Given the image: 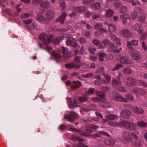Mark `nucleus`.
<instances>
[{"instance_id": "f257e3e1", "label": "nucleus", "mask_w": 147, "mask_h": 147, "mask_svg": "<svg viewBox=\"0 0 147 147\" xmlns=\"http://www.w3.org/2000/svg\"><path fill=\"white\" fill-rule=\"evenodd\" d=\"M137 140L138 137L136 133L129 131H124L122 134V137L120 138V140L125 144L129 145L133 138Z\"/></svg>"}, {"instance_id": "f03ea898", "label": "nucleus", "mask_w": 147, "mask_h": 147, "mask_svg": "<svg viewBox=\"0 0 147 147\" xmlns=\"http://www.w3.org/2000/svg\"><path fill=\"white\" fill-rule=\"evenodd\" d=\"M97 97L94 98L92 100L94 102H102L101 106L102 107L107 108L111 106V104L107 102H105V94L104 92L102 91L96 92Z\"/></svg>"}, {"instance_id": "7ed1b4c3", "label": "nucleus", "mask_w": 147, "mask_h": 147, "mask_svg": "<svg viewBox=\"0 0 147 147\" xmlns=\"http://www.w3.org/2000/svg\"><path fill=\"white\" fill-rule=\"evenodd\" d=\"M108 123L110 125L113 126H123L125 128L130 130H135L136 128V125L134 123L124 121L119 122L112 121L108 122Z\"/></svg>"}, {"instance_id": "20e7f679", "label": "nucleus", "mask_w": 147, "mask_h": 147, "mask_svg": "<svg viewBox=\"0 0 147 147\" xmlns=\"http://www.w3.org/2000/svg\"><path fill=\"white\" fill-rule=\"evenodd\" d=\"M126 83L127 86H129L133 85H141L143 87L147 88V83L141 80H138L137 81L136 79L131 77H128L127 78Z\"/></svg>"}, {"instance_id": "39448f33", "label": "nucleus", "mask_w": 147, "mask_h": 147, "mask_svg": "<svg viewBox=\"0 0 147 147\" xmlns=\"http://www.w3.org/2000/svg\"><path fill=\"white\" fill-rule=\"evenodd\" d=\"M73 9L74 11L78 13H82L84 12V15L87 17L90 16L93 13L92 12L88 11L86 7L85 6L75 7H74Z\"/></svg>"}, {"instance_id": "423d86ee", "label": "nucleus", "mask_w": 147, "mask_h": 147, "mask_svg": "<svg viewBox=\"0 0 147 147\" xmlns=\"http://www.w3.org/2000/svg\"><path fill=\"white\" fill-rule=\"evenodd\" d=\"M109 96L112 99L117 101L123 102H128L127 100H126L125 98L118 95L117 93L115 92H113L112 94H110Z\"/></svg>"}, {"instance_id": "0eeeda50", "label": "nucleus", "mask_w": 147, "mask_h": 147, "mask_svg": "<svg viewBox=\"0 0 147 147\" xmlns=\"http://www.w3.org/2000/svg\"><path fill=\"white\" fill-rule=\"evenodd\" d=\"M65 119H67L68 121L72 122L78 118L77 114L75 112L71 111L68 115H65Z\"/></svg>"}, {"instance_id": "6e6552de", "label": "nucleus", "mask_w": 147, "mask_h": 147, "mask_svg": "<svg viewBox=\"0 0 147 147\" xmlns=\"http://www.w3.org/2000/svg\"><path fill=\"white\" fill-rule=\"evenodd\" d=\"M39 38L45 44H48L51 42L52 36L51 35L47 36L45 33H42L39 36Z\"/></svg>"}, {"instance_id": "1a4fd4ad", "label": "nucleus", "mask_w": 147, "mask_h": 147, "mask_svg": "<svg viewBox=\"0 0 147 147\" xmlns=\"http://www.w3.org/2000/svg\"><path fill=\"white\" fill-rule=\"evenodd\" d=\"M65 84L70 86L72 89H75L80 86L81 83L78 81H73V83L69 81H67L65 82Z\"/></svg>"}, {"instance_id": "9d476101", "label": "nucleus", "mask_w": 147, "mask_h": 147, "mask_svg": "<svg viewBox=\"0 0 147 147\" xmlns=\"http://www.w3.org/2000/svg\"><path fill=\"white\" fill-rule=\"evenodd\" d=\"M142 11V9L140 7L136 8L134 10L131 14V18L133 20L137 18L138 14L141 13Z\"/></svg>"}, {"instance_id": "9b49d317", "label": "nucleus", "mask_w": 147, "mask_h": 147, "mask_svg": "<svg viewBox=\"0 0 147 147\" xmlns=\"http://www.w3.org/2000/svg\"><path fill=\"white\" fill-rule=\"evenodd\" d=\"M72 139L74 141H78L79 142L78 147H88V146L84 144H81V143L84 142V140L77 136H73L72 137Z\"/></svg>"}, {"instance_id": "f8f14e48", "label": "nucleus", "mask_w": 147, "mask_h": 147, "mask_svg": "<svg viewBox=\"0 0 147 147\" xmlns=\"http://www.w3.org/2000/svg\"><path fill=\"white\" fill-rule=\"evenodd\" d=\"M45 16L47 19L48 20H51L53 19L55 17V12L52 10H48L46 12Z\"/></svg>"}, {"instance_id": "ddd939ff", "label": "nucleus", "mask_w": 147, "mask_h": 147, "mask_svg": "<svg viewBox=\"0 0 147 147\" xmlns=\"http://www.w3.org/2000/svg\"><path fill=\"white\" fill-rule=\"evenodd\" d=\"M106 118L104 119L102 121V122L105 123L109 120H113L117 121L118 120V116L116 115L113 114H110L105 116Z\"/></svg>"}, {"instance_id": "4468645a", "label": "nucleus", "mask_w": 147, "mask_h": 147, "mask_svg": "<svg viewBox=\"0 0 147 147\" xmlns=\"http://www.w3.org/2000/svg\"><path fill=\"white\" fill-rule=\"evenodd\" d=\"M109 47L111 51L114 53H118L122 50V49L121 48H120L118 49H118L117 46L112 44L111 42V43L109 45Z\"/></svg>"}, {"instance_id": "2eb2a0df", "label": "nucleus", "mask_w": 147, "mask_h": 147, "mask_svg": "<svg viewBox=\"0 0 147 147\" xmlns=\"http://www.w3.org/2000/svg\"><path fill=\"white\" fill-rule=\"evenodd\" d=\"M131 57L134 60L139 61L141 57L140 53L136 50H134L132 52Z\"/></svg>"}, {"instance_id": "dca6fc26", "label": "nucleus", "mask_w": 147, "mask_h": 147, "mask_svg": "<svg viewBox=\"0 0 147 147\" xmlns=\"http://www.w3.org/2000/svg\"><path fill=\"white\" fill-rule=\"evenodd\" d=\"M66 43L67 45H71L74 48H76L78 45V44L76 42L75 39L71 37L68 38Z\"/></svg>"}, {"instance_id": "f3484780", "label": "nucleus", "mask_w": 147, "mask_h": 147, "mask_svg": "<svg viewBox=\"0 0 147 147\" xmlns=\"http://www.w3.org/2000/svg\"><path fill=\"white\" fill-rule=\"evenodd\" d=\"M120 35L124 37L130 38L132 36V35L130 31L127 30H123L120 32Z\"/></svg>"}, {"instance_id": "a211bd4d", "label": "nucleus", "mask_w": 147, "mask_h": 147, "mask_svg": "<svg viewBox=\"0 0 147 147\" xmlns=\"http://www.w3.org/2000/svg\"><path fill=\"white\" fill-rule=\"evenodd\" d=\"M116 142L115 139L111 138L106 139L104 141V143L105 145L112 147L115 145Z\"/></svg>"}, {"instance_id": "6ab92c4d", "label": "nucleus", "mask_w": 147, "mask_h": 147, "mask_svg": "<svg viewBox=\"0 0 147 147\" xmlns=\"http://www.w3.org/2000/svg\"><path fill=\"white\" fill-rule=\"evenodd\" d=\"M121 115L123 118H127L131 116V112L128 110H123L121 111Z\"/></svg>"}, {"instance_id": "aec40b11", "label": "nucleus", "mask_w": 147, "mask_h": 147, "mask_svg": "<svg viewBox=\"0 0 147 147\" xmlns=\"http://www.w3.org/2000/svg\"><path fill=\"white\" fill-rule=\"evenodd\" d=\"M142 26L140 24L136 23L132 26V30L134 31H137L140 34H141L142 32V30H140L142 28Z\"/></svg>"}, {"instance_id": "412c9836", "label": "nucleus", "mask_w": 147, "mask_h": 147, "mask_svg": "<svg viewBox=\"0 0 147 147\" xmlns=\"http://www.w3.org/2000/svg\"><path fill=\"white\" fill-rule=\"evenodd\" d=\"M111 43V42L109 40L107 39H105L102 42L99 43V48L100 49L103 48L106 46H109Z\"/></svg>"}, {"instance_id": "4be33fe9", "label": "nucleus", "mask_w": 147, "mask_h": 147, "mask_svg": "<svg viewBox=\"0 0 147 147\" xmlns=\"http://www.w3.org/2000/svg\"><path fill=\"white\" fill-rule=\"evenodd\" d=\"M68 130L73 131H76L79 134L83 136L88 137L90 136L89 134H88L80 130L76 129L71 127L69 128Z\"/></svg>"}, {"instance_id": "5701e85b", "label": "nucleus", "mask_w": 147, "mask_h": 147, "mask_svg": "<svg viewBox=\"0 0 147 147\" xmlns=\"http://www.w3.org/2000/svg\"><path fill=\"white\" fill-rule=\"evenodd\" d=\"M50 5V2L47 1H42L40 4V7L46 9H47L49 8Z\"/></svg>"}, {"instance_id": "b1692460", "label": "nucleus", "mask_w": 147, "mask_h": 147, "mask_svg": "<svg viewBox=\"0 0 147 147\" xmlns=\"http://www.w3.org/2000/svg\"><path fill=\"white\" fill-rule=\"evenodd\" d=\"M111 83L113 86L117 89H118V87L121 85V81L117 80L116 79L113 80Z\"/></svg>"}, {"instance_id": "393cba45", "label": "nucleus", "mask_w": 147, "mask_h": 147, "mask_svg": "<svg viewBox=\"0 0 147 147\" xmlns=\"http://www.w3.org/2000/svg\"><path fill=\"white\" fill-rule=\"evenodd\" d=\"M104 24L108 26L109 31L111 32H113L116 30V28L114 25L111 24H109L108 22H105Z\"/></svg>"}, {"instance_id": "a878e982", "label": "nucleus", "mask_w": 147, "mask_h": 147, "mask_svg": "<svg viewBox=\"0 0 147 147\" xmlns=\"http://www.w3.org/2000/svg\"><path fill=\"white\" fill-rule=\"evenodd\" d=\"M98 127L97 125H88L85 129L88 133H92V132L93 129H96Z\"/></svg>"}, {"instance_id": "bb28decb", "label": "nucleus", "mask_w": 147, "mask_h": 147, "mask_svg": "<svg viewBox=\"0 0 147 147\" xmlns=\"http://www.w3.org/2000/svg\"><path fill=\"white\" fill-rule=\"evenodd\" d=\"M120 62L122 64H130L131 61L126 57H121L120 59Z\"/></svg>"}, {"instance_id": "cd10ccee", "label": "nucleus", "mask_w": 147, "mask_h": 147, "mask_svg": "<svg viewBox=\"0 0 147 147\" xmlns=\"http://www.w3.org/2000/svg\"><path fill=\"white\" fill-rule=\"evenodd\" d=\"M67 100L69 103V105L70 107H73L76 106L77 102L76 100L75 99L73 100L71 98H69Z\"/></svg>"}, {"instance_id": "c85d7f7f", "label": "nucleus", "mask_w": 147, "mask_h": 147, "mask_svg": "<svg viewBox=\"0 0 147 147\" xmlns=\"http://www.w3.org/2000/svg\"><path fill=\"white\" fill-rule=\"evenodd\" d=\"M111 38L112 41L116 42L118 45H121L120 39L116 36L115 35H112L111 36Z\"/></svg>"}, {"instance_id": "c756f323", "label": "nucleus", "mask_w": 147, "mask_h": 147, "mask_svg": "<svg viewBox=\"0 0 147 147\" xmlns=\"http://www.w3.org/2000/svg\"><path fill=\"white\" fill-rule=\"evenodd\" d=\"M120 18L122 20L123 23L125 24L127 23V20L129 18V16L127 14H124L121 16Z\"/></svg>"}, {"instance_id": "7c9ffc66", "label": "nucleus", "mask_w": 147, "mask_h": 147, "mask_svg": "<svg viewBox=\"0 0 147 147\" xmlns=\"http://www.w3.org/2000/svg\"><path fill=\"white\" fill-rule=\"evenodd\" d=\"M123 72L126 74H130L133 73V70L130 67H126L122 69Z\"/></svg>"}, {"instance_id": "2f4dec72", "label": "nucleus", "mask_w": 147, "mask_h": 147, "mask_svg": "<svg viewBox=\"0 0 147 147\" xmlns=\"http://www.w3.org/2000/svg\"><path fill=\"white\" fill-rule=\"evenodd\" d=\"M74 67L78 68L80 67V65H75L73 63H68L65 65V67L68 68H72Z\"/></svg>"}, {"instance_id": "473e14b6", "label": "nucleus", "mask_w": 147, "mask_h": 147, "mask_svg": "<svg viewBox=\"0 0 147 147\" xmlns=\"http://www.w3.org/2000/svg\"><path fill=\"white\" fill-rule=\"evenodd\" d=\"M101 73L102 75L104 76L105 78L106 79V80H107L106 82L105 81V80H103L102 82L103 83L107 84V83H108L109 82H110L111 81V79L110 76L108 75H107V74L104 75V74H103V72H101Z\"/></svg>"}, {"instance_id": "72a5a7b5", "label": "nucleus", "mask_w": 147, "mask_h": 147, "mask_svg": "<svg viewBox=\"0 0 147 147\" xmlns=\"http://www.w3.org/2000/svg\"><path fill=\"white\" fill-rule=\"evenodd\" d=\"M57 20L61 24L63 23L64 21V13H62L60 16L57 18Z\"/></svg>"}, {"instance_id": "f704fd0d", "label": "nucleus", "mask_w": 147, "mask_h": 147, "mask_svg": "<svg viewBox=\"0 0 147 147\" xmlns=\"http://www.w3.org/2000/svg\"><path fill=\"white\" fill-rule=\"evenodd\" d=\"M134 111L137 114H142L144 112V111L142 108L138 107H136L134 108Z\"/></svg>"}, {"instance_id": "c9c22d12", "label": "nucleus", "mask_w": 147, "mask_h": 147, "mask_svg": "<svg viewBox=\"0 0 147 147\" xmlns=\"http://www.w3.org/2000/svg\"><path fill=\"white\" fill-rule=\"evenodd\" d=\"M88 97L86 96H80L78 98V101L80 102H87L88 101Z\"/></svg>"}, {"instance_id": "e433bc0d", "label": "nucleus", "mask_w": 147, "mask_h": 147, "mask_svg": "<svg viewBox=\"0 0 147 147\" xmlns=\"http://www.w3.org/2000/svg\"><path fill=\"white\" fill-rule=\"evenodd\" d=\"M114 13L113 11L109 9L106 12V17L107 18H110L112 17Z\"/></svg>"}, {"instance_id": "4c0bfd02", "label": "nucleus", "mask_w": 147, "mask_h": 147, "mask_svg": "<svg viewBox=\"0 0 147 147\" xmlns=\"http://www.w3.org/2000/svg\"><path fill=\"white\" fill-rule=\"evenodd\" d=\"M37 20L40 22H43L45 19L44 16L41 14H38L36 16Z\"/></svg>"}, {"instance_id": "58836bf2", "label": "nucleus", "mask_w": 147, "mask_h": 147, "mask_svg": "<svg viewBox=\"0 0 147 147\" xmlns=\"http://www.w3.org/2000/svg\"><path fill=\"white\" fill-rule=\"evenodd\" d=\"M92 7L93 9H99L100 7V5L99 2H96L92 5Z\"/></svg>"}, {"instance_id": "ea45409f", "label": "nucleus", "mask_w": 147, "mask_h": 147, "mask_svg": "<svg viewBox=\"0 0 147 147\" xmlns=\"http://www.w3.org/2000/svg\"><path fill=\"white\" fill-rule=\"evenodd\" d=\"M123 65L120 63H118L116 65V66L112 69V70L113 71H115L117 70L120 68L123 67Z\"/></svg>"}, {"instance_id": "a19ab883", "label": "nucleus", "mask_w": 147, "mask_h": 147, "mask_svg": "<svg viewBox=\"0 0 147 147\" xmlns=\"http://www.w3.org/2000/svg\"><path fill=\"white\" fill-rule=\"evenodd\" d=\"M105 53H100L99 54L98 56L99 57V60L100 61H104V57L106 56Z\"/></svg>"}, {"instance_id": "79ce46f5", "label": "nucleus", "mask_w": 147, "mask_h": 147, "mask_svg": "<svg viewBox=\"0 0 147 147\" xmlns=\"http://www.w3.org/2000/svg\"><path fill=\"white\" fill-rule=\"evenodd\" d=\"M140 88L138 87H134L132 88L131 90L137 94H139Z\"/></svg>"}, {"instance_id": "37998d69", "label": "nucleus", "mask_w": 147, "mask_h": 147, "mask_svg": "<svg viewBox=\"0 0 147 147\" xmlns=\"http://www.w3.org/2000/svg\"><path fill=\"white\" fill-rule=\"evenodd\" d=\"M63 37L62 36H60L59 38L55 39L53 40V42L54 44H58L60 40L63 39Z\"/></svg>"}, {"instance_id": "c03bdc74", "label": "nucleus", "mask_w": 147, "mask_h": 147, "mask_svg": "<svg viewBox=\"0 0 147 147\" xmlns=\"http://www.w3.org/2000/svg\"><path fill=\"white\" fill-rule=\"evenodd\" d=\"M93 76V74L92 73H89L86 74H82V76L84 78H89Z\"/></svg>"}, {"instance_id": "a18cd8bd", "label": "nucleus", "mask_w": 147, "mask_h": 147, "mask_svg": "<svg viewBox=\"0 0 147 147\" xmlns=\"http://www.w3.org/2000/svg\"><path fill=\"white\" fill-rule=\"evenodd\" d=\"M137 124L138 125L142 127H145L147 125V123H146L143 121H140L138 122Z\"/></svg>"}, {"instance_id": "49530a36", "label": "nucleus", "mask_w": 147, "mask_h": 147, "mask_svg": "<svg viewBox=\"0 0 147 147\" xmlns=\"http://www.w3.org/2000/svg\"><path fill=\"white\" fill-rule=\"evenodd\" d=\"M59 4L60 7L62 10H63L64 7V0H59Z\"/></svg>"}, {"instance_id": "de8ad7c7", "label": "nucleus", "mask_w": 147, "mask_h": 147, "mask_svg": "<svg viewBox=\"0 0 147 147\" xmlns=\"http://www.w3.org/2000/svg\"><path fill=\"white\" fill-rule=\"evenodd\" d=\"M126 98L127 99L131 101H133L134 100V97L131 94H129L126 95Z\"/></svg>"}, {"instance_id": "09e8293b", "label": "nucleus", "mask_w": 147, "mask_h": 147, "mask_svg": "<svg viewBox=\"0 0 147 147\" xmlns=\"http://www.w3.org/2000/svg\"><path fill=\"white\" fill-rule=\"evenodd\" d=\"M52 55L54 57L57 59H59L61 57V56L60 55L55 52H53Z\"/></svg>"}, {"instance_id": "8fccbe9b", "label": "nucleus", "mask_w": 147, "mask_h": 147, "mask_svg": "<svg viewBox=\"0 0 147 147\" xmlns=\"http://www.w3.org/2000/svg\"><path fill=\"white\" fill-rule=\"evenodd\" d=\"M42 0H32V4L35 6H36L38 5V3Z\"/></svg>"}, {"instance_id": "3c124183", "label": "nucleus", "mask_w": 147, "mask_h": 147, "mask_svg": "<svg viewBox=\"0 0 147 147\" xmlns=\"http://www.w3.org/2000/svg\"><path fill=\"white\" fill-rule=\"evenodd\" d=\"M97 91H95L94 88H90L89 89L87 93L89 94H93L94 92L96 93V92Z\"/></svg>"}, {"instance_id": "603ef678", "label": "nucleus", "mask_w": 147, "mask_h": 147, "mask_svg": "<svg viewBox=\"0 0 147 147\" xmlns=\"http://www.w3.org/2000/svg\"><path fill=\"white\" fill-rule=\"evenodd\" d=\"M127 45L128 48L131 49H133V48L132 46L133 45L131 42V41H127Z\"/></svg>"}, {"instance_id": "864d4df0", "label": "nucleus", "mask_w": 147, "mask_h": 147, "mask_svg": "<svg viewBox=\"0 0 147 147\" xmlns=\"http://www.w3.org/2000/svg\"><path fill=\"white\" fill-rule=\"evenodd\" d=\"M102 24L101 23H98L96 24L94 27L96 29L99 30L102 28Z\"/></svg>"}, {"instance_id": "5fc2aeb1", "label": "nucleus", "mask_w": 147, "mask_h": 147, "mask_svg": "<svg viewBox=\"0 0 147 147\" xmlns=\"http://www.w3.org/2000/svg\"><path fill=\"white\" fill-rule=\"evenodd\" d=\"M81 57L80 56H77L74 58V61L75 62L79 63L81 62Z\"/></svg>"}, {"instance_id": "6e6d98bb", "label": "nucleus", "mask_w": 147, "mask_h": 147, "mask_svg": "<svg viewBox=\"0 0 147 147\" xmlns=\"http://www.w3.org/2000/svg\"><path fill=\"white\" fill-rule=\"evenodd\" d=\"M83 3L84 4H88L94 1V0H83Z\"/></svg>"}, {"instance_id": "4d7b16f0", "label": "nucleus", "mask_w": 147, "mask_h": 147, "mask_svg": "<svg viewBox=\"0 0 147 147\" xmlns=\"http://www.w3.org/2000/svg\"><path fill=\"white\" fill-rule=\"evenodd\" d=\"M32 21V19H29L23 20L24 23L26 24H29Z\"/></svg>"}, {"instance_id": "13d9d810", "label": "nucleus", "mask_w": 147, "mask_h": 147, "mask_svg": "<svg viewBox=\"0 0 147 147\" xmlns=\"http://www.w3.org/2000/svg\"><path fill=\"white\" fill-rule=\"evenodd\" d=\"M127 10V9L126 7V6H121V12L123 13H124L126 12Z\"/></svg>"}, {"instance_id": "bf43d9fd", "label": "nucleus", "mask_w": 147, "mask_h": 147, "mask_svg": "<svg viewBox=\"0 0 147 147\" xmlns=\"http://www.w3.org/2000/svg\"><path fill=\"white\" fill-rule=\"evenodd\" d=\"M88 51L91 54H94V52L96 51V49L94 47H90L89 48Z\"/></svg>"}, {"instance_id": "052dcab7", "label": "nucleus", "mask_w": 147, "mask_h": 147, "mask_svg": "<svg viewBox=\"0 0 147 147\" xmlns=\"http://www.w3.org/2000/svg\"><path fill=\"white\" fill-rule=\"evenodd\" d=\"M29 16L30 14L29 13H24L21 16V18L24 19L29 17Z\"/></svg>"}, {"instance_id": "680f3d73", "label": "nucleus", "mask_w": 147, "mask_h": 147, "mask_svg": "<svg viewBox=\"0 0 147 147\" xmlns=\"http://www.w3.org/2000/svg\"><path fill=\"white\" fill-rule=\"evenodd\" d=\"M101 89L104 92H107L110 89L109 87L106 86L101 87Z\"/></svg>"}, {"instance_id": "e2e57ef3", "label": "nucleus", "mask_w": 147, "mask_h": 147, "mask_svg": "<svg viewBox=\"0 0 147 147\" xmlns=\"http://www.w3.org/2000/svg\"><path fill=\"white\" fill-rule=\"evenodd\" d=\"M78 41L81 43L84 44L86 42V40L82 38H81L78 39Z\"/></svg>"}, {"instance_id": "0e129e2a", "label": "nucleus", "mask_w": 147, "mask_h": 147, "mask_svg": "<svg viewBox=\"0 0 147 147\" xmlns=\"http://www.w3.org/2000/svg\"><path fill=\"white\" fill-rule=\"evenodd\" d=\"M99 32L101 34L107 33V30L102 27L99 30Z\"/></svg>"}, {"instance_id": "69168bd1", "label": "nucleus", "mask_w": 147, "mask_h": 147, "mask_svg": "<svg viewBox=\"0 0 147 147\" xmlns=\"http://www.w3.org/2000/svg\"><path fill=\"white\" fill-rule=\"evenodd\" d=\"M147 36V33H144L143 34H142L140 36V39L141 40H144L146 39Z\"/></svg>"}, {"instance_id": "338daca9", "label": "nucleus", "mask_w": 147, "mask_h": 147, "mask_svg": "<svg viewBox=\"0 0 147 147\" xmlns=\"http://www.w3.org/2000/svg\"><path fill=\"white\" fill-rule=\"evenodd\" d=\"M118 89H119V91L121 92H125L126 91V90L125 88L124 87L122 86L119 87Z\"/></svg>"}, {"instance_id": "774afa93", "label": "nucleus", "mask_w": 147, "mask_h": 147, "mask_svg": "<svg viewBox=\"0 0 147 147\" xmlns=\"http://www.w3.org/2000/svg\"><path fill=\"white\" fill-rule=\"evenodd\" d=\"M135 145L137 147H140L142 145L141 142L139 141H136L135 142Z\"/></svg>"}]
</instances>
